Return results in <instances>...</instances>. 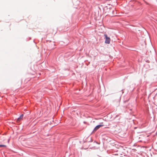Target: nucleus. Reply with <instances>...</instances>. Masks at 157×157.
<instances>
[{
	"instance_id": "1",
	"label": "nucleus",
	"mask_w": 157,
	"mask_h": 157,
	"mask_svg": "<svg viewBox=\"0 0 157 157\" xmlns=\"http://www.w3.org/2000/svg\"><path fill=\"white\" fill-rule=\"evenodd\" d=\"M105 36V43L106 44H109L110 43V38L107 35L105 34L104 35Z\"/></svg>"
},
{
	"instance_id": "2",
	"label": "nucleus",
	"mask_w": 157,
	"mask_h": 157,
	"mask_svg": "<svg viewBox=\"0 0 157 157\" xmlns=\"http://www.w3.org/2000/svg\"><path fill=\"white\" fill-rule=\"evenodd\" d=\"M104 125L103 124H99V125H97L94 128L93 131H96L97 130H98L101 127L103 126Z\"/></svg>"
},
{
	"instance_id": "3",
	"label": "nucleus",
	"mask_w": 157,
	"mask_h": 157,
	"mask_svg": "<svg viewBox=\"0 0 157 157\" xmlns=\"http://www.w3.org/2000/svg\"><path fill=\"white\" fill-rule=\"evenodd\" d=\"M23 117V114H21L20 117H18L17 119V121H20L21 119H22Z\"/></svg>"
},
{
	"instance_id": "4",
	"label": "nucleus",
	"mask_w": 157,
	"mask_h": 157,
	"mask_svg": "<svg viewBox=\"0 0 157 157\" xmlns=\"http://www.w3.org/2000/svg\"><path fill=\"white\" fill-rule=\"evenodd\" d=\"M87 139L88 140H87L86 141L87 142H91L92 141V140H91V138L88 137L87 138Z\"/></svg>"
},
{
	"instance_id": "5",
	"label": "nucleus",
	"mask_w": 157,
	"mask_h": 157,
	"mask_svg": "<svg viewBox=\"0 0 157 157\" xmlns=\"http://www.w3.org/2000/svg\"><path fill=\"white\" fill-rule=\"evenodd\" d=\"M6 146L5 145L0 144V147H6Z\"/></svg>"
},
{
	"instance_id": "6",
	"label": "nucleus",
	"mask_w": 157,
	"mask_h": 157,
	"mask_svg": "<svg viewBox=\"0 0 157 157\" xmlns=\"http://www.w3.org/2000/svg\"><path fill=\"white\" fill-rule=\"evenodd\" d=\"M137 128L136 127H135V129H136V128Z\"/></svg>"
},
{
	"instance_id": "7",
	"label": "nucleus",
	"mask_w": 157,
	"mask_h": 157,
	"mask_svg": "<svg viewBox=\"0 0 157 157\" xmlns=\"http://www.w3.org/2000/svg\"><path fill=\"white\" fill-rule=\"evenodd\" d=\"M101 124H103V123H102V122H101Z\"/></svg>"
}]
</instances>
